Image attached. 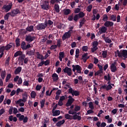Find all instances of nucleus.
<instances>
[{
    "mask_svg": "<svg viewBox=\"0 0 127 127\" xmlns=\"http://www.w3.org/2000/svg\"><path fill=\"white\" fill-rule=\"evenodd\" d=\"M115 57H120V58H123V60H126L127 58V50L124 49V50H117L116 51H115Z\"/></svg>",
    "mask_w": 127,
    "mask_h": 127,
    "instance_id": "1",
    "label": "nucleus"
},
{
    "mask_svg": "<svg viewBox=\"0 0 127 127\" xmlns=\"http://www.w3.org/2000/svg\"><path fill=\"white\" fill-rule=\"evenodd\" d=\"M13 6V3L10 2L8 4H4L2 7V10H4V12H7V13L11 10Z\"/></svg>",
    "mask_w": 127,
    "mask_h": 127,
    "instance_id": "2",
    "label": "nucleus"
},
{
    "mask_svg": "<svg viewBox=\"0 0 127 127\" xmlns=\"http://www.w3.org/2000/svg\"><path fill=\"white\" fill-rule=\"evenodd\" d=\"M85 15V14L84 13V12L82 11H80L78 14H75L73 18V20L74 21H75V22H77L79 18H83L84 17Z\"/></svg>",
    "mask_w": 127,
    "mask_h": 127,
    "instance_id": "3",
    "label": "nucleus"
},
{
    "mask_svg": "<svg viewBox=\"0 0 127 127\" xmlns=\"http://www.w3.org/2000/svg\"><path fill=\"white\" fill-rule=\"evenodd\" d=\"M17 118H19V120L20 122L23 121V123H27L28 121V117H25L24 115H21V114H17Z\"/></svg>",
    "mask_w": 127,
    "mask_h": 127,
    "instance_id": "4",
    "label": "nucleus"
},
{
    "mask_svg": "<svg viewBox=\"0 0 127 127\" xmlns=\"http://www.w3.org/2000/svg\"><path fill=\"white\" fill-rule=\"evenodd\" d=\"M47 24L46 20L45 21L44 23H39L37 25L36 29L37 30H43L44 29H46L47 27Z\"/></svg>",
    "mask_w": 127,
    "mask_h": 127,
    "instance_id": "5",
    "label": "nucleus"
},
{
    "mask_svg": "<svg viewBox=\"0 0 127 127\" xmlns=\"http://www.w3.org/2000/svg\"><path fill=\"white\" fill-rule=\"evenodd\" d=\"M31 45L30 44H27L25 41H22L21 43V48L22 50H27V49L31 48Z\"/></svg>",
    "mask_w": 127,
    "mask_h": 127,
    "instance_id": "6",
    "label": "nucleus"
},
{
    "mask_svg": "<svg viewBox=\"0 0 127 127\" xmlns=\"http://www.w3.org/2000/svg\"><path fill=\"white\" fill-rule=\"evenodd\" d=\"M68 93L69 94H71L72 96H79L80 95V91H77L76 90H74L72 89V88H70L68 89Z\"/></svg>",
    "mask_w": 127,
    "mask_h": 127,
    "instance_id": "7",
    "label": "nucleus"
},
{
    "mask_svg": "<svg viewBox=\"0 0 127 127\" xmlns=\"http://www.w3.org/2000/svg\"><path fill=\"white\" fill-rule=\"evenodd\" d=\"M72 71L75 72V71H77V73H81L82 72V68L81 66L79 65H72Z\"/></svg>",
    "mask_w": 127,
    "mask_h": 127,
    "instance_id": "8",
    "label": "nucleus"
},
{
    "mask_svg": "<svg viewBox=\"0 0 127 127\" xmlns=\"http://www.w3.org/2000/svg\"><path fill=\"white\" fill-rule=\"evenodd\" d=\"M36 39V37L35 36H32L30 34L26 36L25 40L29 43L32 42Z\"/></svg>",
    "mask_w": 127,
    "mask_h": 127,
    "instance_id": "9",
    "label": "nucleus"
},
{
    "mask_svg": "<svg viewBox=\"0 0 127 127\" xmlns=\"http://www.w3.org/2000/svg\"><path fill=\"white\" fill-rule=\"evenodd\" d=\"M21 13L20 10L18 8H15V9H13L11 11V16L12 17H14L17 15V14H20Z\"/></svg>",
    "mask_w": 127,
    "mask_h": 127,
    "instance_id": "10",
    "label": "nucleus"
},
{
    "mask_svg": "<svg viewBox=\"0 0 127 127\" xmlns=\"http://www.w3.org/2000/svg\"><path fill=\"white\" fill-rule=\"evenodd\" d=\"M49 2L48 0H45L44 4L41 5V8L45 10H48L49 9Z\"/></svg>",
    "mask_w": 127,
    "mask_h": 127,
    "instance_id": "11",
    "label": "nucleus"
},
{
    "mask_svg": "<svg viewBox=\"0 0 127 127\" xmlns=\"http://www.w3.org/2000/svg\"><path fill=\"white\" fill-rule=\"evenodd\" d=\"M64 73H66L68 76H71L72 75V69L71 68H69L68 67H65L64 69Z\"/></svg>",
    "mask_w": 127,
    "mask_h": 127,
    "instance_id": "12",
    "label": "nucleus"
},
{
    "mask_svg": "<svg viewBox=\"0 0 127 127\" xmlns=\"http://www.w3.org/2000/svg\"><path fill=\"white\" fill-rule=\"evenodd\" d=\"M116 62L112 63L110 65V69L112 72L115 73L117 71V66H116Z\"/></svg>",
    "mask_w": 127,
    "mask_h": 127,
    "instance_id": "13",
    "label": "nucleus"
},
{
    "mask_svg": "<svg viewBox=\"0 0 127 127\" xmlns=\"http://www.w3.org/2000/svg\"><path fill=\"white\" fill-rule=\"evenodd\" d=\"M70 38V34L69 33V30L67 31V32H65L63 36L62 40L63 41H64V40H66V39H68V38Z\"/></svg>",
    "mask_w": 127,
    "mask_h": 127,
    "instance_id": "14",
    "label": "nucleus"
},
{
    "mask_svg": "<svg viewBox=\"0 0 127 127\" xmlns=\"http://www.w3.org/2000/svg\"><path fill=\"white\" fill-rule=\"evenodd\" d=\"M114 23L113 21H109L108 20L104 23V25L106 26V28H107V27H112L114 26Z\"/></svg>",
    "mask_w": 127,
    "mask_h": 127,
    "instance_id": "15",
    "label": "nucleus"
},
{
    "mask_svg": "<svg viewBox=\"0 0 127 127\" xmlns=\"http://www.w3.org/2000/svg\"><path fill=\"white\" fill-rule=\"evenodd\" d=\"M113 87L111 85V83L110 84H108L107 86V85L105 84L103 86H101V89H106V91H109L111 89H112Z\"/></svg>",
    "mask_w": 127,
    "mask_h": 127,
    "instance_id": "16",
    "label": "nucleus"
},
{
    "mask_svg": "<svg viewBox=\"0 0 127 127\" xmlns=\"http://www.w3.org/2000/svg\"><path fill=\"white\" fill-rule=\"evenodd\" d=\"M107 29H108V28H107V27H106V26H105V25H104V26H102V27H101V29L100 28H99L100 35L102 34L103 33H106Z\"/></svg>",
    "mask_w": 127,
    "mask_h": 127,
    "instance_id": "17",
    "label": "nucleus"
},
{
    "mask_svg": "<svg viewBox=\"0 0 127 127\" xmlns=\"http://www.w3.org/2000/svg\"><path fill=\"white\" fill-rule=\"evenodd\" d=\"M74 101L75 100L74 98L71 97L70 100H67V102H66V104H65V106H66V107H69L70 106H71Z\"/></svg>",
    "mask_w": 127,
    "mask_h": 127,
    "instance_id": "18",
    "label": "nucleus"
},
{
    "mask_svg": "<svg viewBox=\"0 0 127 127\" xmlns=\"http://www.w3.org/2000/svg\"><path fill=\"white\" fill-rule=\"evenodd\" d=\"M52 77L53 78L54 82H57V81H58L59 79V76L58 74H57V73H54V74H53Z\"/></svg>",
    "mask_w": 127,
    "mask_h": 127,
    "instance_id": "19",
    "label": "nucleus"
},
{
    "mask_svg": "<svg viewBox=\"0 0 127 127\" xmlns=\"http://www.w3.org/2000/svg\"><path fill=\"white\" fill-rule=\"evenodd\" d=\"M1 74H0V76L1 78L4 80L6 76V70H2L1 69Z\"/></svg>",
    "mask_w": 127,
    "mask_h": 127,
    "instance_id": "20",
    "label": "nucleus"
},
{
    "mask_svg": "<svg viewBox=\"0 0 127 127\" xmlns=\"http://www.w3.org/2000/svg\"><path fill=\"white\" fill-rule=\"evenodd\" d=\"M16 104L19 105L20 107H23V106H24V103L23 102V99H19L16 101Z\"/></svg>",
    "mask_w": 127,
    "mask_h": 127,
    "instance_id": "21",
    "label": "nucleus"
},
{
    "mask_svg": "<svg viewBox=\"0 0 127 127\" xmlns=\"http://www.w3.org/2000/svg\"><path fill=\"white\" fill-rule=\"evenodd\" d=\"M72 119L73 120H78V121H80L82 119L81 116H78L77 113L76 114H74L73 116H72Z\"/></svg>",
    "mask_w": 127,
    "mask_h": 127,
    "instance_id": "22",
    "label": "nucleus"
},
{
    "mask_svg": "<svg viewBox=\"0 0 127 127\" xmlns=\"http://www.w3.org/2000/svg\"><path fill=\"white\" fill-rule=\"evenodd\" d=\"M22 69V67L19 66V67H17L14 71V74L15 75H18V74H19L20 72H21V70Z\"/></svg>",
    "mask_w": 127,
    "mask_h": 127,
    "instance_id": "23",
    "label": "nucleus"
},
{
    "mask_svg": "<svg viewBox=\"0 0 127 127\" xmlns=\"http://www.w3.org/2000/svg\"><path fill=\"white\" fill-rule=\"evenodd\" d=\"M35 49H34V50H30L29 51H27L26 52V55H29V56H33L34 55H35Z\"/></svg>",
    "mask_w": 127,
    "mask_h": 127,
    "instance_id": "24",
    "label": "nucleus"
},
{
    "mask_svg": "<svg viewBox=\"0 0 127 127\" xmlns=\"http://www.w3.org/2000/svg\"><path fill=\"white\" fill-rule=\"evenodd\" d=\"M27 98H28L27 93H26V92H25V93H24L22 94V101L24 102H26V101H27Z\"/></svg>",
    "mask_w": 127,
    "mask_h": 127,
    "instance_id": "25",
    "label": "nucleus"
},
{
    "mask_svg": "<svg viewBox=\"0 0 127 127\" xmlns=\"http://www.w3.org/2000/svg\"><path fill=\"white\" fill-rule=\"evenodd\" d=\"M63 11H64V15H68L71 12V11L70 10V9H69L68 8H65L64 9Z\"/></svg>",
    "mask_w": 127,
    "mask_h": 127,
    "instance_id": "26",
    "label": "nucleus"
},
{
    "mask_svg": "<svg viewBox=\"0 0 127 127\" xmlns=\"http://www.w3.org/2000/svg\"><path fill=\"white\" fill-rule=\"evenodd\" d=\"M99 45V42L98 41H93L92 43V46H94L95 49V51H97L98 49V46Z\"/></svg>",
    "mask_w": 127,
    "mask_h": 127,
    "instance_id": "27",
    "label": "nucleus"
},
{
    "mask_svg": "<svg viewBox=\"0 0 127 127\" xmlns=\"http://www.w3.org/2000/svg\"><path fill=\"white\" fill-rule=\"evenodd\" d=\"M34 26L33 25H31L30 26H28L26 29L27 31H29V32H32L34 31Z\"/></svg>",
    "mask_w": 127,
    "mask_h": 127,
    "instance_id": "28",
    "label": "nucleus"
},
{
    "mask_svg": "<svg viewBox=\"0 0 127 127\" xmlns=\"http://www.w3.org/2000/svg\"><path fill=\"white\" fill-rule=\"evenodd\" d=\"M37 59H41V60H44V57L43 55L40 54L39 52H36Z\"/></svg>",
    "mask_w": 127,
    "mask_h": 127,
    "instance_id": "29",
    "label": "nucleus"
},
{
    "mask_svg": "<svg viewBox=\"0 0 127 127\" xmlns=\"http://www.w3.org/2000/svg\"><path fill=\"white\" fill-rule=\"evenodd\" d=\"M65 122V121L64 119L62 120V121H60L57 123L56 126H57V127H61L62 125L64 124Z\"/></svg>",
    "mask_w": 127,
    "mask_h": 127,
    "instance_id": "30",
    "label": "nucleus"
},
{
    "mask_svg": "<svg viewBox=\"0 0 127 127\" xmlns=\"http://www.w3.org/2000/svg\"><path fill=\"white\" fill-rule=\"evenodd\" d=\"M11 44H12V42H10L9 44H6V45L5 46V50L7 51L8 50H9L10 48H12V45H11Z\"/></svg>",
    "mask_w": 127,
    "mask_h": 127,
    "instance_id": "31",
    "label": "nucleus"
},
{
    "mask_svg": "<svg viewBox=\"0 0 127 127\" xmlns=\"http://www.w3.org/2000/svg\"><path fill=\"white\" fill-rule=\"evenodd\" d=\"M64 117L65 118V119H66V120H72L73 119V116H71V115H70V114H65V115H64Z\"/></svg>",
    "mask_w": 127,
    "mask_h": 127,
    "instance_id": "32",
    "label": "nucleus"
},
{
    "mask_svg": "<svg viewBox=\"0 0 127 127\" xmlns=\"http://www.w3.org/2000/svg\"><path fill=\"white\" fill-rule=\"evenodd\" d=\"M11 16V13L10 12H8L7 13H6L5 14V15H4V20H8V18L9 17V16Z\"/></svg>",
    "mask_w": 127,
    "mask_h": 127,
    "instance_id": "33",
    "label": "nucleus"
},
{
    "mask_svg": "<svg viewBox=\"0 0 127 127\" xmlns=\"http://www.w3.org/2000/svg\"><path fill=\"white\" fill-rule=\"evenodd\" d=\"M60 115V110H56L55 112H53V116L54 117H56L57 116H59Z\"/></svg>",
    "mask_w": 127,
    "mask_h": 127,
    "instance_id": "34",
    "label": "nucleus"
},
{
    "mask_svg": "<svg viewBox=\"0 0 127 127\" xmlns=\"http://www.w3.org/2000/svg\"><path fill=\"white\" fill-rule=\"evenodd\" d=\"M85 22V18L84 17L83 18H82V20L80 22V24H79V28H81V27H82L83 24H84Z\"/></svg>",
    "mask_w": 127,
    "mask_h": 127,
    "instance_id": "35",
    "label": "nucleus"
},
{
    "mask_svg": "<svg viewBox=\"0 0 127 127\" xmlns=\"http://www.w3.org/2000/svg\"><path fill=\"white\" fill-rule=\"evenodd\" d=\"M55 9L56 12L59 13L60 11V6L59 4H55Z\"/></svg>",
    "mask_w": 127,
    "mask_h": 127,
    "instance_id": "36",
    "label": "nucleus"
},
{
    "mask_svg": "<svg viewBox=\"0 0 127 127\" xmlns=\"http://www.w3.org/2000/svg\"><path fill=\"white\" fill-rule=\"evenodd\" d=\"M15 44L16 47H19V46H20V39H19V38H16L15 40Z\"/></svg>",
    "mask_w": 127,
    "mask_h": 127,
    "instance_id": "37",
    "label": "nucleus"
},
{
    "mask_svg": "<svg viewBox=\"0 0 127 127\" xmlns=\"http://www.w3.org/2000/svg\"><path fill=\"white\" fill-rule=\"evenodd\" d=\"M88 105H89V108H90V109H91L92 111H93L94 109V106L93 105V102H89L88 103Z\"/></svg>",
    "mask_w": 127,
    "mask_h": 127,
    "instance_id": "38",
    "label": "nucleus"
},
{
    "mask_svg": "<svg viewBox=\"0 0 127 127\" xmlns=\"http://www.w3.org/2000/svg\"><path fill=\"white\" fill-rule=\"evenodd\" d=\"M93 5L92 4H90L87 6V11H88V12H90L92 9Z\"/></svg>",
    "mask_w": 127,
    "mask_h": 127,
    "instance_id": "39",
    "label": "nucleus"
},
{
    "mask_svg": "<svg viewBox=\"0 0 127 127\" xmlns=\"http://www.w3.org/2000/svg\"><path fill=\"white\" fill-rule=\"evenodd\" d=\"M46 22L47 23L46 27H47L48 25H49V26H51V25H53L54 24L53 21H52L50 19L47 21V20H46Z\"/></svg>",
    "mask_w": 127,
    "mask_h": 127,
    "instance_id": "40",
    "label": "nucleus"
},
{
    "mask_svg": "<svg viewBox=\"0 0 127 127\" xmlns=\"http://www.w3.org/2000/svg\"><path fill=\"white\" fill-rule=\"evenodd\" d=\"M81 109L80 106L76 105L74 107V112H75V114L77 113V112L80 111Z\"/></svg>",
    "mask_w": 127,
    "mask_h": 127,
    "instance_id": "41",
    "label": "nucleus"
},
{
    "mask_svg": "<svg viewBox=\"0 0 127 127\" xmlns=\"http://www.w3.org/2000/svg\"><path fill=\"white\" fill-rule=\"evenodd\" d=\"M5 50V46H0V53H2V55H4V52Z\"/></svg>",
    "mask_w": 127,
    "mask_h": 127,
    "instance_id": "42",
    "label": "nucleus"
},
{
    "mask_svg": "<svg viewBox=\"0 0 127 127\" xmlns=\"http://www.w3.org/2000/svg\"><path fill=\"white\" fill-rule=\"evenodd\" d=\"M111 19L112 21H117V15L112 14V15H111Z\"/></svg>",
    "mask_w": 127,
    "mask_h": 127,
    "instance_id": "43",
    "label": "nucleus"
},
{
    "mask_svg": "<svg viewBox=\"0 0 127 127\" xmlns=\"http://www.w3.org/2000/svg\"><path fill=\"white\" fill-rule=\"evenodd\" d=\"M22 54V52L21 51H17L14 54V57H17L18 56H20Z\"/></svg>",
    "mask_w": 127,
    "mask_h": 127,
    "instance_id": "44",
    "label": "nucleus"
},
{
    "mask_svg": "<svg viewBox=\"0 0 127 127\" xmlns=\"http://www.w3.org/2000/svg\"><path fill=\"white\" fill-rule=\"evenodd\" d=\"M25 58V55L21 54L19 58V60H20V61H21L22 62H23V61H24V59Z\"/></svg>",
    "mask_w": 127,
    "mask_h": 127,
    "instance_id": "45",
    "label": "nucleus"
},
{
    "mask_svg": "<svg viewBox=\"0 0 127 127\" xmlns=\"http://www.w3.org/2000/svg\"><path fill=\"white\" fill-rule=\"evenodd\" d=\"M45 102H46V100L44 99L43 100H41V101H40L41 108L42 109H43V108H44Z\"/></svg>",
    "mask_w": 127,
    "mask_h": 127,
    "instance_id": "46",
    "label": "nucleus"
},
{
    "mask_svg": "<svg viewBox=\"0 0 127 127\" xmlns=\"http://www.w3.org/2000/svg\"><path fill=\"white\" fill-rule=\"evenodd\" d=\"M45 90H46V87L44 86V87H43V91H42V92H41V93L40 95V97L43 98L44 95V94H45Z\"/></svg>",
    "mask_w": 127,
    "mask_h": 127,
    "instance_id": "47",
    "label": "nucleus"
},
{
    "mask_svg": "<svg viewBox=\"0 0 127 127\" xmlns=\"http://www.w3.org/2000/svg\"><path fill=\"white\" fill-rule=\"evenodd\" d=\"M76 112H75V108L73 109H70L69 111H68V114H69L71 116V115H74L75 114Z\"/></svg>",
    "mask_w": 127,
    "mask_h": 127,
    "instance_id": "48",
    "label": "nucleus"
},
{
    "mask_svg": "<svg viewBox=\"0 0 127 127\" xmlns=\"http://www.w3.org/2000/svg\"><path fill=\"white\" fill-rule=\"evenodd\" d=\"M107 55H108V51L107 50H105V51H103L102 56L103 58H107Z\"/></svg>",
    "mask_w": 127,
    "mask_h": 127,
    "instance_id": "49",
    "label": "nucleus"
},
{
    "mask_svg": "<svg viewBox=\"0 0 127 127\" xmlns=\"http://www.w3.org/2000/svg\"><path fill=\"white\" fill-rule=\"evenodd\" d=\"M109 18H108V16L107 14H104L103 15V21H105V22H107V20H108Z\"/></svg>",
    "mask_w": 127,
    "mask_h": 127,
    "instance_id": "50",
    "label": "nucleus"
},
{
    "mask_svg": "<svg viewBox=\"0 0 127 127\" xmlns=\"http://www.w3.org/2000/svg\"><path fill=\"white\" fill-rule=\"evenodd\" d=\"M10 59V56H8V57H7V58H6V60H5V65H7V66H8V65H9Z\"/></svg>",
    "mask_w": 127,
    "mask_h": 127,
    "instance_id": "51",
    "label": "nucleus"
},
{
    "mask_svg": "<svg viewBox=\"0 0 127 127\" xmlns=\"http://www.w3.org/2000/svg\"><path fill=\"white\" fill-rule=\"evenodd\" d=\"M36 92H35V91H32V92L31 93V98L34 99V98H35L36 97Z\"/></svg>",
    "mask_w": 127,
    "mask_h": 127,
    "instance_id": "52",
    "label": "nucleus"
},
{
    "mask_svg": "<svg viewBox=\"0 0 127 127\" xmlns=\"http://www.w3.org/2000/svg\"><path fill=\"white\" fill-rule=\"evenodd\" d=\"M67 19L69 21H72L74 20L73 14L72 13V14L69 15V16H68L67 18Z\"/></svg>",
    "mask_w": 127,
    "mask_h": 127,
    "instance_id": "53",
    "label": "nucleus"
},
{
    "mask_svg": "<svg viewBox=\"0 0 127 127\" xmlns=\"http://www.w3.org/2000/svg\"><path fill=\"white\" fill-rule=\"evenodd\" d=\"M11 78V74H7L5 78V82H8V80Z\"/></svg>",
    "mask_w": 127,
    "mask_h": 127,
    "instance_id": "54",
    "label": "nucleus"
},
{
    "mask_svg": "<svg viewBox=\"0 0 127 127\" xmlns=\"http://www.w3.org/2000/svg\"><path fill=\"white\" fill-rule=\"evenodd\" d=\"M80 11H81L80 8H75L74 9V13H75V14H79Z\"/></svg>",
    "mask_w": 127,
    "mask_h": 127,
    "instance_id": "55",
    "label": "nucleus"
},
{
    "mask_svg": "<svg viewBox=\"0 0 127 127\" xmlns=\"http://www.w3.org/2000/svg\"><path fill=\"white\" fill-rule=\"evenodd\" d=\"M13 107H10L8 113L9 115H12L13 114Z\"/></svg>",
    "mask_w": 127,
    "mask_h": 127,
    "instance_id": "56",
    "label": "nucleus"
},
{
    "mask_svg": "<svg viewBox=\"0 0 127 127\" xmlns=\"http://www.w3.org/2000/svg\"><path fill=\"white\" fill-rule=\"evenodd\" d=\"M88 46H82V51H84L85 52H87V51H88Z\"/></svg>",
    "mask_w": 127,
    "mask_h": 127,
    "instance_id": "57",
    "label": "nucleus"
},
{
    "mask_svg": "<svg viewBox=\"0 0 127 127\" xmlns=\"http://www.w3.org/2000/svg\"><path fill=\"white\" fill-rule=\"evenodd\" d=\"M50 64V60H46V61H44V64L45 66H47L48 65H49Z\"/></svg>",
    "mask_w": 127,
    "mask_h": 127,
    "instance_id": "58",
    "label": "nucleus"
},
{
    "mask_svg": "<svg viewBox=\"0 0 127 127\" xmlns=\"http://www.w3.org/2000/svg\"><path fill=\"white\" fill-rule=\"evenodd\" d=\"M88 53H84V54H83L82 58H87V59H89V56H88Z\"/></svg>",
    "mask_w": 127,
    "mask_h": 127,
    "instance_id": "59",
    "label": "nucleus"
},
{
    "mask_svg": "<svg viewBox=\"0 0 127 127\" xmlns=\"http://www.w3.org/2000/svg\"><path fill=\"white\" fill-rule=\"evenodd\" d=\"M74 29V26H71L70 27H69V34H70V37L71 36L72 30Z\"/></svg>",
    "mask_w": 127,
    "mask_h": 127,
    "instance_id": "60",
    "label": "nucleus"
},
{
    "mask_svg": "<svg viewBox=\"0 0 127 127\" xmlns=\"http://www.w3.org/2000/svg\"><path fill=\"white\" fill-rule=\"evenodd\" d=\"M20 33L21 34H26L27 33L26 30H25V29H21V30H20Z\"/></svg>",
    "mask_w": 127,
    "mask_h": 127,
    "instance_id": "61",
    "label": "nucleus"
},
{
    "mask_svg": "<svg viewBox=\"0 0 127 127\" xmlns=\"http://www.w3.org/2000/svg\"><path fill=\"white\" fill-rule=\"evenodd\" d=\"M98 67L100 69V73H102L103 72V66H102V65H100V64H98Z\"/></svg>",
    "mask_w": 127,
    "mask_h": 127,
    "instance_id": "62",
    "label": "nucleus"
},
{
    "mask_svg": "<svg viewBox=\"0 0 127 127\" xmlns=\"http://www.w3.org/2000/svg\"><path fill=\"white\" fill-rule=\"evenodd\" d=\"M44 64V60H41V62L39 63V64H38V67H41Z\"/></svg>",
    "mask_w": 127,
    "mask_h": 127,
    "instance_id": "63",
    "label": "nucleus"
},
{
    "mask_svg": "<svg viewBox=\"0 0 127 127\" xmlns=\"http://www.w3.org/2000/svg\"><path fill=\"white\" fill-rule=\"evenodd\" d=\"M41 88H42L41 85H37L36 87V90L37 91H39L40 90H41Z\"/></svg>",
    "mask_w": 127,
    "mask_h": 127,
    "instance_id": "64",
    "label": "nucleus"
}]
</instances>
